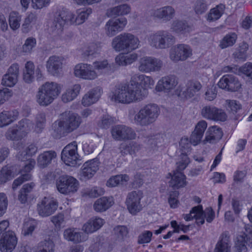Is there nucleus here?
<instances>
[{
    "label": "nucleus",
    "mask_w": 252,
    "mask_h": 252,
    "mask_svg": "<svg viewBox=\"0 0 252 252\" xmlns=\"http://www.w3.org/2000/svg\"><path fill=\"white\" fill-rule=\"evenodd\" d=\"M148 94L147 90L143 88L140 83L132 80L127 85L116 86L112 99L119 103H130L143 100Z\"/></svg>",
    "instance_id": "obj_1"
},
{
    "label": "nucleus",
    "mask_w": 252,
    "mask_h": 252,
    "mask_svg": "<svg viewBox=\"0 0 252 252\" xmlns=\"http://www.w3.org/2000/svg\"><path fill=\"white\" fill-rule=\"evenodd\" d=\"M61 93V87L57 83L47 82L38 89L35 98L37 103L42 106H47L52 103Z\"/></svg>",
    "instance_id": "obj_2"
},
{
    "label": "nucleus",
    "mask_w": 252,
    "mask_h": 252,
    "mask_svg": "<svg viewBox=\"0 0 252 252\" xmlns=\"http://www.w3.org/2000/svg\"><path fill=\"white\" fill-rule=\"evenodd\" d=\"M160 114V109L155 103H149L142 107L134 117V123L140 126H147L154 123Z\"/></svg>",
    "instance_id": "obj_3"
},
{
    "label": "nucleus",
    "mask_w": 252,
    "mask_h": 252,
    "mask_svg": "<svg viewBox=\"0 0 252 252\" xmlns=\"http://www.w3.org/2000/svg\"><path fill=\"white\" fill-rule=\"evenodd\" d=\"M140 41L137 37L130 33H123L115 37L112 48L117 52L128 53L138 48Z\"/></svg>",
    "instance_id": "obj_4"
},
{
    "label": "nucleus",
    "mask_w": 252,
    "mask_h": 252,
    "mask_svg": "<svg viewBox=\"0 0 252 252\" xmlns=\"http://www.w3.org/2000/svg\"><path fill=\"white\" fill-rule=\"evenodd\" d=\"M16 158L18 160L24 163L22 169L20 171L21 176L15 179L13 183L12 188L13 189H16L24 182L31 179L32 176L30 172L35 164L34 159L29 158L25 151L19 152L16 155Z\"/></svg>",
    "instance_id": "obj_5"
},
{
    "label": "nucleus",
    "mask_w": 252,
    "mask_h": 252,
    "mask_svg": "<svg viewBox=\"0 0 252 252\" xmlns=\"http://www.w3.org/2000/svg\"><path fill=\"white\" fill-rule=\"evenodd\" d=\"M56 187L58 191L61 193L70 195L78 190L79 183L72 176L62 175L56 180Z\"/></svg>",
    "instance_id": "obj_6"
},
{
    "label": "nucleus",
    "mask_w": 252,
    "mask_h": 252,
    "mask_svg": "<svg viewBox=\"0 0 252 252\" xmlns=\"http://www.w3.org/2000/svg\"><path fill=\"white\" fill-rule=\"evenodd\" d=\"M151 45L156 48L165 49L175 43L174 37L169 32L161 31L150 37Z\"/></svg>",
    "instance_id": "obj_7"
},
{
    "label": "nucleus",
    "mask_w": 252,
    "mask_h": 252,
    "mask_svg": "<svg viewBox=\"0 0 252 252\" xmlns=\"http://www.w3.org/2000/svg\"><path fill=\"white\" fill-rule=\"evenodd\" d=\"M77 144L73 141L66 145L63 150L61 158L66 164L70 166H79L81 163L77 152Z\"/></svg>",
    "instance_id": "obj_8"
},
{
    "label": "nucleus",
    "mask_w": 252,
    "mask_h": 252,
    "mask_svg": "<svg viewBox=\"0 0 252 252\" xmlns=\"http://www.w3.org/2000/svg\"><path fill=\"white\" fill-rule=\"evenodd\" d=\"M163 66L162 62L151 57H144L139 61L138 70L144 73L159 71Z\"/></svg>",
    "instance_id": "obj_9"
},
{
    "label": "nucleus",
    "mask_w": 252,
    "mask_h": 252,
    "mask_svg": "<svg viewBox=\"0 0 252 252\" xmlns=\"http://www.w3.org/2000/svg\"><path fill=\"white\" fill-rule=\"evenodd\" d=\"M252 239V225L245 226V231L239 234L235 239L234 252H247V244Z\"/></svg>",
    "instance_id": "obj_10"
},
{
    "label": "nucleus",
    "mask_w": 252,
    "mask_h": 252,
    "mask_svg": "<svg viewBox=\"0 0 252 252\" xmlns=\"http://www.w3.org/2000/svg\"><path fill=\"white\" fill-rule=\"evenodd\" d=\"M143 196L142 191L138 190L128 193L126 199V204L129 212L132 215H136L142 208L140 200Z\"/></svg>",
    "instance_id": "obj_11"
},
{
    "label": "nucleus",
    "mask_w": 252,
    "mask_h": 252,
    "mask_svg": "<svg viewBox=\"0 0 252 252\" xmlns=\"http://www.w3.org/2000/svg\"><path fill=\"white\" fill-rule=\"evenodd\" d=\"M69 133L76 130L82 123L81 117L77 113L66 111L60 115Z\"/></svg>",
    "instance_id": "obj_12"
},
{
    "label": "nucleus",
    "mask_w": 252,
    "mask_h": 252,
    "mask_svg": "<svg viewBox=\"0 0 252 252\" xmlns=\"http://www.w3.org/2000/svg\"><path fill=\"white\" fill-rule=\"evenodd\" d=\"M64 60V58L62 56L56 55L50 56L46 63L48 72L55 77L62 76Z\"/></svg>",
    "instance_id": "obj_13"
},
{
    "label": "nucleus",
    "mask_w": 252,
    "mask_h": 252,
    "mask_svg": "<svg viewBox=\"0 0 252 252\" xmlns=\"http://www.w3.org/2000/svg\"><path fill=\"white\" fill-rule=\"evenodd\" d=\"M201 115L204 118L215 121L224 122L227 117L222 110L211 105L203 106L201 111Z\"/></svg>",
    "instance_id": "obj_14"
},
{
    "label": "nucleus",
    "mask_w": 252,
    "mask_h": 252,
    "mask_svg": "<svg viewBox=\"0 0 252 252\" xmlns=\"http://www.w3.org/2000/svg\"><path fill=\"white\" fill-rule=\"evenodd\" d=\"M58 203L52 197H45L37 204V211L42 217H48L53 214L57 209Z\"/></svg>",
    "instance_id": "obj_15"
},
{
    "label": "nucleus",
    "mask_w": 252,
    "mask_h": 252,
    "mask_svg": "<svg viewBox=\"0 0 252 252\" xmlns=\"http://www.w3.org/2000/svg\"><path fill=\"white\" fill-rule=\"evenodd\" d=\"M111 133L114 139L118 141L135 139L136 134L130 127L125 125H117L113 127Z\"/></svg>",
    "instance_id": "obj_16"
},
{
    "label": "nucleus",
    "mask_w": 252,
    "mask_h": 252,
    "mask_svg": "<svg viewBox=\"0 0 252 252\" xmlns=\"http://www.w3.org/2000/svg\"><path fill=\"white\" fill-rule=\"evenodd\" d=\"M74 73L75 76L85 80H92L97 77L94 66L88 63H82L76 65Z\"/></svg>",
    "instance_id": "obj_17"
},
{
    "label": "nucleus",
    "mask_w": 252,
    "mask_h": 252,
    "mask_svg": "<svg viewBox=\"0 0 252 252\" xmlns=\"http://www.w3.org/2000/svg\"><path fill=\"white\" fill-rule=\"evenodd\" d=\"M192 213H195L196 217V224L198 225H202L205 222V219L206 221L210 223L215 218V212L211 207L206 208L203 210L201 205L192 208Z\"/></svg>",
    "instance_id": "obj_18"
},
{
    "label": "nucleus",
    "mask_w": 252,
    "mask_h": 252,
    "mask_svg": "<svg viewBox=\"0 0 252 252\" xmlns=\"http://www.w3.org/2000/svg\"><path fill=\"white\" fill-rule=\"evenodd\" d=\"M192 55V50L188 45L179 44L171 50L170 58L174 62L185 61Z\"/></svg>",
    "instance_id": "obj_19"
},
{
    "label": "nucleus",
    "mask_w": 252,
    "mask_h": 252,
    "mask_svg": "<svg viewBox=\"0 0 252 252\" xmlns=\"http://www.w3.org/2000/svg\"><path fill=\"white\" fill-rule=\"evenodd\" d=\"M219 88L230 92L238 91L241 87L238 79L231 74L223 75L218 83Z\"/></svg>",
    "instance_id": "obj_20"
},
{
    "label": "nucleus",
    "mask_w": 252,
    "mask_h": 252,
    "mask_svg": "<svg viewBox=\"0 0 252 252\" xmlns=\"http://www.w3.org/2000/svg\"><path fill=\"white\" fill-rule=\"evenodd\" d=\"M190 140L188 138H182L179 143L180 150L181 151L180 160L177 162L179 170L185 169L189 162L187 154L190 152Z\"/></svg>",
    "instance_id": "obj_21"
},
{
    "label": "nucleus",
    "mask_w": 252,
    "mask_h": 252,
    "mask_svg": "<svg viewBox=\"0 0 252 252\" xmlns=\"http://www.w3.org/2000/svg\"><path fill=\"white\" fill-rule=\"evenodd\" d=\"M0 240V251L1 252H12L17 244V238L14 232L9 231L3 234Z\"/></svg>",
    "instance_id": "obj_22"
},
{
    "label": "nucleus",
    "mask_w": 252,
    "mask_h": 252,
    "mask_svg": "<svg viewBox=\"0 0 252 252\" xmlns=\"http://www.w3.org/2000/svg\"><path fill=\"white\" fill-rule=\"evenodd\" d=\"M126 24L127 20L124 17L109 20L105 27L106 34L110 37L114 36L118 32L122 31Z\"/></svg>",
    "instance_id": "obj_23"
},
{
    "label": "nucleus",
    "mask_w": 252,
    "mask_h": 252,
    "mask_svg": "<svg viewBox=\"0 0 252 252\" xmlns=\"http://www.w3.org/2000/svg\"><path fill=\"white\" fill-rule=\"evenodd\" d=\"M151 15L155 19L168 22L175 16V10L172 6L167 5L153 9Z\"/></svg>",
    "instance_id": "obj_24"
},
{
    "label": "nucleus",
    "mask_w": 252,
    "mask_h": 252,
    "mask_svg": "<svg viewBox=\"0 0 252 252\" xmlns=\"http://www.w3.org/2000/svg\"><path fill=\"white\" fill-rule=\"evenodd\" d=\"M68 18V11L63 10L56 12L50 25L52 32L59 33L62 32L65 23L69 21Z\"/></svg>",
    "instance_id": "obj_25"
},
{
    "label": "nucleus",
    "mask_w": 252,
    "mask_h": 252,
    "mask_svg": "<svg viewBox=\"0 0 252 252\" xmlns=\"http://www.w3.org/2000/svg\"><path fill=\"white\" fill-rule=\"evenodd\" d=\"M99 163L97 158L86 162L80 172L81 179L86 180L91 178L98 169Z\"/></svg>",
    "instance_id": "obj_26"
},
{
    "label": "nucleus",
    "mask_w": 252,
    "mask_h": 252,
    "mask_svg": "<svg viewBox=\"0 0 252 252\" xmlns=\"http://www.w3.org/2000/svg\"><path fill=\"white\" fill-rule=\"evenodd\" d=\"M177 84V78L174 75H169L162 77L158 81L156 90L158 92H168L174 89Z\"/></svg>",
    "instance_id": "obj_27"
},
{
    "label": "nucleus",
    "mask_w": 252,
    "mask_h": 252,
    "mask_svg": "<svg viewBox=\"0 0 252 252\" xmlns=\"http://www.w3.org/2000/svg\"><path fill=\"white\" fill-rule=\"evenodd\" d=\"M223 132L220 127L214 126L209 127L206 133L205 139L203 141L204 144L207 143H216L222 137Z\"/></svg>",
    "instance_id": "obj_28"
},
{
    "label": "nucleus",
    "mask_w": 252,
    "mask_h": 252,
    "mask_svg": "<svg viewBox=\"0 0 252 252\" xmlns=\"http://www.w3.org/2000/svg\"><path fill=\"white\" fill-rule=\"evenodd\" d=\"M202 88L201 83L196 80L189 81L186 85L185 90L180 92L179 95L186 99L194 96Z\"/></svg>",
    "instance_id": "obj_29"
},
{
    "label": "nucleus",
    "mask_w": 252,
    "mask_h": 252,
    "mask_svg": "<svg viewBox=\"0 0 252 252\" xmlns=\"http://www.w3.org/2000/svg\"><path fill=\"white\" fill-rule=\"evenodd\" d=\"M207 127V122L204 120L200 121L197 124L190 137L192 144L195 146L200 142Z\"/></svg>",
    "instance_id": "obj_30"
},
{
    "label": "nucleus",
    "mask_w": 252,
    "mask_h": 252,
    "mask_svg": "<svg viewBox=\"0 0 252 252\" xmlns=\"http://www.w3.org/2000/svg\"><path fill=\"white\" fill-rule=\"evenodd\" d=\"M61 118L55 121L52 125L51 133L55 139H60L66 136L69 133Z\"/></svg>",
    "instance_id": "obj_31"
},
{
    "label": "nucleus",
    "mask_w": 252,
    "mask_h": 252,
    "mask_svg": "<svg viewBox=\"0 0 252 252\" xmlns=\"http://www.w3.org/2000/svg\"><path fill=\"white\" fill-rule=\"evenodd\" d=\"M231 245L229 233L225 231L223 232L217 243L214 252H230Z\"/></svg>",
    "instance_id": "obj_32"
},
{
    "label": "nucleus",
    "mask_w": 252,
    "mask_h": 252,
    "mask_svg": "<svg viewBox=\"0 0 252 252\" xmlns=\"http://www.w3.org/2000/svg\"><path fill=\"white\" fill-rule=\"evenodd\" d=\"M57 157L55 151L50 150L45 151L40 154L37 157V164L41 168H44L51 163L53 160Z\"/></svg>",
    "instance_id": "obj_33"
},
{
    "label": "nucleus",
    "mask_w": 252,
    "mask_h": 252,
    "mask_svg": "<svg viewBox=\"0 0 252 252\" xmlns=\"http://www.w3.org/2000/svg\"><path fill=\"white\" fill-rule=\"evenodd\" d=\"M92 12V10L91 8L82 10H79L76 11L77 15H75L71 12L68 11L69 21L72 24L80 25L85 22Z\"/></svg>",
    "instance_id": "obj_34"
},
{
    "label": "nucleus",
    "mask_w": 252,
    "mask_h": 252,
    "mask_svg": "<svg viewBox=\"0 0 252 252\" xmlns=\"http://www.w3.org/2000/svg\"><path fill=\"white\" fill-rule=\"evenodd\" d=\"M183 170H179L177 165V170L174 171L171 180L169 182V186L173 189H178L186 185V176L181 172Z\"/></svg>",
    "instance_id": "obj_35"
},
{
    "label": "nucleus",
    "mask_w": 252,
    "mask_h": 252,
    "mask_svg": "<svg viewBox=\"0 0 252 252\" xmlns=\"http://www.w3.org/2000/svg\"><path fill=\"white\" fill-rule=\"evenodd\" d=\"M101 94V90L98 88H94L88 92L83 96L82 103L85 106H90L95 103L99 98Z\"/></svg>",
    "instance_id": "obj_36"
},
{
    "label": "nucleus",
    "mask_w": 252,
    "mask_h": 252,
    "mask_svg": "<svg viewBox=\"0 0 252 252\" xmlns=\"http://www.w3.org/2000/svg\"><path fill=\"white\" fill-rule=\"evenodd\" d=\"M114 203L112 197H102L95 201L94 208L96 212H104L112 206Z\"/></svg>",
    "instance_id": "obj_37"
},
{
    "label": "nucleus",
    "mask_w": 252,
    "mask_h": 252,
    "mask_svg": "<svg viewBox=\"0 0 252 252\" xmlns=\"http://www.w3.org/2000/svg\"><path fill=\"white\" fill-rule=\"evenodd\" d=\"M104 220L100 218H92L83 225V230L87 233H93L103 224Z\"/></svg>",
    "instance_id": "obj_38"
},
{
    "label": "nucleus",
    "mask_w": 252,
    "mask_h": 252,
    "mask_svg": "<svg viewBox=\"0 0 252 252\" xmlns=\"http://www.w3.org/2000/svg\"><path fill=\"white\" fill-rule=\"evenodd\" d=\"M171 29L173 32L179 34H185L191 31L190 27L186 21L180 20H175L172 22Z\"/></svg>",
    "instance_id": "obj_39"
},
{
    "label": "nucleus",
    "mask_w": 252,
    "mask_h": 252,
    "mask_svg": "<svg viewBox=\"0 0 252 252\" xmlns=\"http://www.w3.org/2000/svg\"><path fill=\"white\" fill-rule=\"evenodd\" d=\"M18 115L16 111H3L0 113V127L10 124L17 119Z\"/></svg>",
    "instance_id": "obj_40"
},
{
    "label": "nucleus",
    "mask_w": 252,
    "mask_h": 252,
    "mask_svg": "<svg viewBox=\"0 0 252 252\" xmlns=\"http://www.w3.org/2000/svg\"><path fill=\"white\" fill-rule=\"evenodd\" d=\"M130 11V7L126 4H125L107 9L106 15L110 17H117L127 14Z\"/></svg>",
    "instance_id": "obj_41"
},
{
    "label": "nucleus",
    "mask_w": 252,
    "mask_h": 252,
    "mask_svg": "<svg viewBox=\"0 0 252 252\" xmlns=\"http://www.w3.org/2000/svg\"><path fill=\"white\" fill-rule=\"evenodd\" d=\"M82 233L76 228H68L63 232V237L65 239L74 243H80L82 241Z\"/></svg>",
    "instance_id": "obj_42"
},
{
    "label": "nucleus",
    "mask_w": 252,
    "mask_h": 252,
    "mask_svg": "<svg viewBox=\"0 0 252 252\" xmlns=\"http://www.w3.org/2000/svg\"><path fill=\"white\" fill-rule=\"evenodd\" d=\"M81 86L75 84L72 87L68 89L62 96V100L64 103H67L73 100L79 94Z\"/></svg>",
    "instance_id": "obj_43"
},
{
    "label": "nucleus",
    "mask_w": 252,
    "mask_h": 252,
    "mask_svg": "<svg viewBox=\"0 0 252 252\" xmlns=\"http://www.w3.org/2000/svg\"><path fill=\"white\" fill-rule=\"evenodd\" d=\"M34 186L35 184L33 182L26 184L23 186L18 195V199L22 203H25L28 198L31 197V193Z\"/></svg>",
    "instance_id": "obj_44"
},
{
    "label": "nucleus",
    "mask_w": 252,
    "mask_h": 252,
    "mask_svg": "<svg viewBox=\"0 0 252 252\" xmlns=\"http://www.w3.org/2000/svg\"><path fill=\"white\" fill-rule=\"evenodd\" d=\"M34 65L32 62H28L23 72V79L28 83H32L34 79Z\"/></svg>",
    "instance_id": "obj_45"
},
{
    "label": "nucleus",
    "mask_w": 252,
    "mask_h": 252,
    "mask_svg": "<svg viewBox=\"0 0 252 252\" xmlns=\"http://www.w3.org/2000/svg\"><path fill=\"white\" fill-rule=\"evenodd\" d=\"M225 6L223 4H220L212 8L208 14L207 20L214 21L218 20L223 14Z\"/></svg>",
    "instance_id": "obj_46"
},
{
    "label": "nucleus",
    "mask_w": 252,
    "mask_h": 252,
    "mask_svg": "<svg viewBox=\"0 0 252 252\" xmlns=\"http://www.w3.org/2000/svg\"><path fill=\"white\" fill-rule=\"evenodd\" d=\"M55 245L53 241L48 239L38 243L34 252H54Z\"/></svg>",
    "instance_id": "obj_47"
},
{
    "label": "nucleus",
    "mask_w": 252,
    "mask_h": 252,
    "mask_svg": "<svg viewBox=\"0 0 252 252\" xmlns=\"http://www.w3.org/2000/svg\"><path fill=\"white\" fill-rule=\"evenodd\" d=\"M237 35L235 32H231L225 35L220 40L219 44L221 49L232 46L236 42Z\"/></svg>",
    "instance_id": "obj_48"
},
{
    "label": "nucleus",
    "mask_w": 252,
    "mask_h": 252,
    "mask_svg": "<svg viewBox=\"0 0 252 252\" xmlns=\"http://www.w3.org/2000/svg\"><path fill=\"white\" fill-rule=\"evenodd\" d=\"M129 180V177L126 174L118 175L110 178L107 182L108 187H114L119 184H123Z\"/></svg>",
    "instance_id": "obj_49"
},
{
    "label": "nucleus",
    "mask_w": 252,
    "mask_h": 252,
    "mask_svg": "<svg viewBox=\"0 0 252 252\" xmlns=\"http://www.w3.org/2000/svg\"><path fill=\"white\" fill-rule=\"evenodd\" d=\"M5 136L8 140H19L24 137V133H22L17 127H13L8 129L5 133Z\"/></svg>",
    "instance_id": "obj_50"
},
{
    "label": "nucleus",
    "mask_w": 252,
    "mask_h": 252,
    "mask_svg": "<svg viewBox=\"0 0 252 252\" xmlns=\"http://www.w3.org/2000/svg\"><path fill=\"white\" fill-rule=\"evenodd\" d=\"M21 16L19 13L12 11L10 13L9 18V24L10 28L13 30H16L20 27Z\"/></svg>",
    "instance_id": "obj_51"
},
{
    "label": "nucleus",
    "mask_w": 252,
    "mask_h": 252,
    "mask_svg": "<svg viewBox=\"0 0 252 252\" xmlns=\"http://www.w3.org/2000/svg\"><path fill=\"white\" fill-rule=\"evenodd\" d=\"M17 127L22 133H24V136H25L26 133L33 128V124L30 120L25 119L18 123Z\"/></svg>",
    "instance_id": "obj_52"
},
{
    "label": "nucleus",
    "mask_w": 252,
    "mask_h": 252,
    "mask_svg": "<svg viewBox=\"0 0 252 252\" xmlns=\"http://www.w3.org/2000/svg\"><path fill=\"white\" fill-rule=\"evenodd\" d=\"M36 224L34 220H29L24 222L23 227L22 234L27 236L31 235L32 232L35 229Z\"/></svg>",
    "instance_id": "obj_53"
},
{
    "label": "nucleus",
    "mask_w": 252,
    "mask_h": 252,
    "mask_svg": "<svg viewBox=\"0 0 252 252\" xmlns=\"http://www.w3.org/2000/svg\"><path fill=\"white\" fill-rule=\"evenodd\" d=\"M101 49V45L100 43H92L89 45L83 55L84 56L89 57L93 56L95 54L100 52Z\"/></svg>",
    "instance_id": "obj_54"
},
{
    "label": "nucleus",
    "mask_w": 252,
    "mask_h": 252,
    "mask_svg": "<svg viewBox=\"0 0 252 252\" xmlns=\"http://www.w3.org/2000/svg\"><path fill=\"white\" fill-rule=\"evenodd\" d=\"M193 8L197 14H202L207 11L208 6L205 0H196L194 3Z\"/></svg>",
    "instance_id": "obj_55"
},
{
    "label": "nucleus",
    "mask_w": 252,
    "mask_h": 252,
    "mask_svg": "<svg viewBox=\"0 0 252 252\" xmlns=\"http://www.w3.org/2000/svg\"><path fill=\"white\" fill-rule=\"evenodd\" d=\"M12 172L8 167H3L0 171V184H3L12 178Z\"/></svg>",
    "instance_id": "obj_56"
},
{
    "label": "nucleus",
    "mask_w": 252,
    "mask_h": 252,
    "mask_svg": "<svg viewBox=\"0 0 252 252\" xmlns=\"http://www.w3.org/2000/svg\"><path fill=\"white\" fill-rule=\"evenodd\" d=\"M36 43V39L33 37L28 38L23 45L22 51L25 53H31L33 48L35 46Z\"/></svg>",
    "instance_id": "obj_57"
},
{
    "label": "nucleus",
    "mask_w": 252,
    "mask_h": 252,
    "mask_svg": "<svg viewBox=\"0 0 252 252\" xmlns=\"http://www.w3.org/2000/svg\"><path fill=\"white\" fill-rule=\"evenodd\" d=\"M35 20V16L33 14H29L25 19L22 25V31L24 33L28 32L31 29V23Z\"/></svg>",
    "instance_id": "obj_58"
},
{
    "label": "nucleus",
    "mask_w": 252,
    "mask_h": 252,
    "mask_svg": "<svg viewBox=\"0 0 252 252\" xmlns=\"http://www.w3.org/2000/svg\"><path fill=\"white\" fill-rule=\"evenodd\" d=\"M217 88L214 85H210L207 87V91L205 94V98L208 101L213 100L217 96Z\"/></svg>",
    "instance_id": "obj_59"
},
{
    "label": "nucleus",
    "mask_w": 252,
    "mask_h": 252,
    "mask_svg": "<svg viewBox=\"0 0 252 252\" xmlns=\"http://www.w3.org/2000/svg\"><path fill=\"white\" fill-rule=\"evenodd\" d=\"M114 123V119L109 115H105L101 118L100 122L98 123L99 127L107 129Z\"/></svg>",
    "instance_id": "obj_60"
},
{
    "label": "nucleus",
    "mask_w": 252,
    "mask_h": 252,
    "mask_svg": "<svg viewBox=\"0 0 252 252\" xmlns=\"http://www.w3.org/2000/svg\"><path fill=\"white\" fill-rule=\"evenodd\" d=\"M114 232L118 239L123 240L128 234L127 228L123 225H118L114 228Z\"/></svg>",
    "instance_id": "obj_61"
},
{
    "label": "nucleus",
    "mask_w": 252,
    "mask_h": 252,
    "mask_svg": "<svg viewBox=\"0 0 252 252\" xmlns=\"http://www.w3.org/2000/svg\"><path fill=\"white\" fill-rule=\"evenodd\" d=\"M17 77L8 74H5L1 81V84L7 87L13 86L17 81Z\"/></svg>",
    "instance_id": "obj_62"
},
{
    "label": "nucleus",
    "mask_w": 252,
    "mask_h": 252,
    "mask_svg": "<svg viewBox=\"0 0 252 252\" xmlns=\"http://www.w3.org/2000/svg\"><path fill=\"white\" fill-rule=\"evenodd\" d=\"M227 102V109L231 113L234 114L237 113V111L241 109L240 104L236 100H226Z\"/></svg>",
    "instance_id": "obj_63"
},
{
    "label": "nucleus",
    "mask_w": 252,
    "mask_h": 252,
    "mask_svg": "<svg viewBox=\"0 0 252 252\" xmlns=\"http://www.w3.org/2000/svg\"><path fill=\"white\" fill-rule=\"evenodd\" d=\"M152 235L153 234L151 231L148 230L145 231L138 236V243L139 244L149 243L151 240Z\"/></svg>",
    "instance_id": "obj_64"
}]
</instances>
